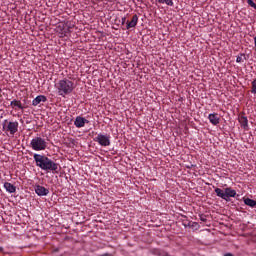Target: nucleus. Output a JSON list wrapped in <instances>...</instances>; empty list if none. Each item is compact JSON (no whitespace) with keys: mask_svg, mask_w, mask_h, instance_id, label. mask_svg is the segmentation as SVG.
Returning <instances> with one entry per match:
<instances>
[{"mask_svg":"<svg viewBox=\"0 0 256 256\" xmlns=\"http://www.w3.org/2000/svg\"><path fill=\"white\" fill-rule=\"evenodd\" d=\"M34 191L38 197H47L49 195V189L45 188V186L36 185Z\"/></svg>","mask_w":256,"mask_h":256,"instance_id":"nucleus-7","label":"nucleus"},{"mask_svg":"<svg viewBox=\"0 0 256 256\" xmlns=\"http://www.w3.org/2000/svg\"><path fill=\"white\" fill-rule=\"evenodd\" d=\"M214 192L216 193L217 197H220V199H223L224 201H231V197H239L237 194V191H235L231 187H227L224 190L221 188H215Z\"/></svg>","mask_w":256,"mask_h":256,"instance_id":"nucleus-3","label":"nucleus"},{"mask_svg":"<svg viewBox=\"0 0 256 256\" xmlns=\"http://www.w3.org/2000/svg\"><path fill=\"white\" fill-rule=\"evenodd\" d=\"M208 119L212 125H219L221 118H219V114L212 113L208 115Z\"/></svg>","mask_w":256,"mask_h":256,"instance_id":"nucleus-12","label":"nucleus"},{"mask_svg":"<svg viewBox=\"0 0 256 256\" xmlns=\"http://www.w3.org/2000/svg\"><path fill=\"white\" fill-rule=\"evenodd\" d=\"M47 145V140L41 136H36L30 141V147L33 151H45Z\"/></svg>","mask_w":256,"mask_h":256,"instance_id":"nucleus-4","label":"nucleus"},{"mask_svg":"<svg viewBox=\"0 0 256 256\" xmlns=\"http://www.w3.org/2000/svg\"><path fill=\"white\" fill-rule=\"evenodd\" d=\"M137 23H139V16L135 14L132 16L131 21L126 22V29H133V27H137Z\"/></svg>","mask_w":256,"mask_h":256,"instance_id":"nucleus-10","label":"nucleus"},{"mask_svg":"<svg viewBox=\"0 0 256 256\" xmlns=\"http://www.w3.org/2000/svg\"><path fill=\"white\" fill-rule=\"evenodd\" d=\"M101 256H113L112 254L106 253V254H102Z\"/></svg>","mask_w":256,"mask_h":256,"instance_id":"nucleus-22","label":"nucleus"},{"mask_svg":"<svg viewBox=\"0 0 256 256\" xmlns=\"http://www.w3.org/2000/svg\"><path fill=\"white\" fill-rule=\"evenodd\" d=\"M43 103H47V96L38 95L36 98L32 100L33 107H37L38 105H43Z\"/></svg>","mask_w":256,"mask_h":256,"instance_id":"nucleus-9","label":"nucleus"},{"mask_svg":"<svg viewBox=\"0 0 256 256\" xmlns=\"http://www.w3.org/2000/svg\"><path fill=\"white\" fill-rule=\"evenodd\" d=\"M238 121L241 125L242 129H249V120L247 119V116H245L244 114H241L238 118Z\"/></svg>","mask_w":256,"mask_h":256,"instance_id":"nucleus-11","label":"nucleus"},{"mask_svg":"<svg viewBox=\"0 0 256 256\" xmlns=\"http://www.w3.org/2000/svg\"><path fill=\"white\" fill-rule=\"evenodd\" d=\"M88 123L89 120L85 119V117L82 116H77L74 121V125L75 127H77V129L85 127V125H87Z\"/></svg>","mask_w":256,"mask_h":256,"instance_id":"nucleus-8","label":"nucleus"},{"mask_svg":"<svg viewBox=\"0 0 256 256\" xmlns=\"http://www.w3.org/2000/svg\"><path fill=\"white\" fill-rule=\"evenodd\" d=\"M251 93H253V95H256V79L252 81Z\"/></svg>","mask_w":256,"mask_h":256,"instance_id":"nucleus-18","label":"nucleus"},{"mask_svg":"<svg viewBox=\"0 0 256 256\" xmlns=\"http://www.w3.org/2000/svg\"><path fill=\"white\" fill-rule=\"evenodd\" d=\"M0 253H5V249L3 247H0Z\"/></svg>","mask_w":256,"mask_h":256,"instance_id":"nucleus-20","label":"nucleus"},{"mask_svg":"<svg viewBox=\"0 0 256 256\" xmlns=\"http://www.w3.org/2000/svg\"><path fill=\"white\" fill-rule=\"evenodd\" d=\"M4 189H6L8 193H15L17 191V187L9 182L4 183Z\"/></svg>","mask_w":256,"mask_h":256,"instance_id":"nucleus-13","label":"nucleus"},{"mask_svg":"<svg viewBox=\"0 0 256 256\" xmlns=\"http://www.w3.org/2000/svg\"><path fill=\"white\" fill-rule=\"evenodd\" d=\"M3 129L4 131H7L8 133H10V135H15V133L19 131V122L17 121L8 122L7 120H4Z\"/></svg>","mask_w":256,"mask_h":256,"instance_id":"nucleus-5","label":"nucleus"},{"mask_svg":"<svg viewBox=\"0 0 256 256\" xmlns=\"http://www.w3.org/2000/svg\"><path fill=\"white\" fill-rule=\"evenodd\" d=\"M94 141L101 147H109L111 145V135L100 133L94 138Z\"/></svg>","mask_w":256,"mask_h":256,"instance_id":"nucleus-6","label":"nucleus"},{"mask_svg":"<svg viewBox=\"0 0 256 256\" xmlns=\"http://www.w3.org/2000/svg\"><path fill=\"white\" fill-rule=\"evenodd\" d=\"M247 59H249V56L245 55V53H240L236 58V63H243Z\"/></svg>","mask_w":256,"mask_h":256,"instance_id":"nucleus-14","label":"nucleus"},{"mask_svg":"<svg viewBox=\"0 0 256 256\" xmlns=\"http://www.w3.org/2000/svg\"><path fill=\"white\" fill-rule=\"evenodd\" d=\"M244 203L245 205H247L248 207H256V200H253L251 198H245L244 199Z\"/></svg>","mask_w":256,"mask_h":256,"instance_id":"nucleus-16","label":"nucleus"},{"mask_svg":"<svg viewBox=\"0 0 256 256\" xmlns=\"http://www.w3.org/2000/svg\"><path fill=\"white\" fill-rule=\"evenodd\" d=\"M155 255L163 256V252H157V253H155Z\"/></svg>","mask_w":256,"mask_h":256,"instance_id":"nucleus-21","label":"nucleus"},{"mask_svg":"<svg viewBox=\"0 0 256 256\" xmlns=\"http://www.w3.org/2000/svg\"><path fill=\"white\" fill-rule=\"evenodd\" d=\"M33 159L36 163V167H39L42 171L59 173V163L51 160V158L41 154H34Z\"/></svg>","mask_w":256,"mask_h":256,"instance_id":"nucleus-1","label":"nucleus"},{"mask_svg":"<svg viewBox=\"0 0 256 256\" xmlns=\"http://www.w3.org/2000/svg\"><path fill=\"white\" fill-rule=\"evenodd\" d=\"M2 118H3V116L0 115V119H2Z\"/></svg>","mask_w":256,"mask_h":256,"instance_id":"nucleus-25","label":"nucleus"},{"mask_svg":"<svg viewBox=\"0 0 256 256\" xmlns=\"http://www.w3.org/2000/svg\"><path fill=\"white\" fill-rule=\"evenodd\" d=\"M224 256H233L231 253H226Z\"/></svg>","mask_w":256,"mask_h":256,"instance_id":"nucleus-23","label":"nucleus"},{"mask_svg":"<svg viewBox=\"0 0 256 256\" xmlns=\"http://www.w3.org/2000/svg\"><path fill=\"white\" fill-rule=\"evenodd\" d=\"M0 93H1V88H0Z\"/></svg>","mask_w":256,"mask_h":256,"instance_id":"nucleus-26","label":"nucleus"},{"mask_svg":"<svg viewBox=\"0 0 256 256\" xmlns=\"http://www.w3.org/2000/svg\"><path fill=\"white\" fill-rule=\"evenodd\" d=\"M104 1H107L108 3H112L113 0H104Z\"/></svg>","mask_w":256,"mask_h":256,"instance_id":"nucleus-24","label":"nucleus"},{"mask_svg":"<svg viewBox=\"0 0 256 256\" xmlns=\"http://www.w3.org/2000/svg\"><path fill=\"white\" fill-rule=\"evenodd\" d=\"M10 106L12 107V109H15V107H18V109H23V104L19 100L11 101Z\"/></svg>","mask_w":256,"mask_h":256,"instance_id":"nucleus-15","label":"nucleus"},{"mask_svg":"<svg viewBox=\"0 0 256 256\" xmlns=\"http://www.w3.org/2000/svg\"><path fill=\"white\" fill-rule=\"evenodd\" d=\"M158 3L162 5H168L169 7H173V0H157Z\"/></svg>","mask_w":256,"mask_h":256,"instance_id":"nucleus-17","label":"nucleus"},{"mask_svg":"<svg viewBox=\"0 0 256 256\" xmlns=\"http://www.w3.org/2000/svg\"><path fill=\"white\" fill-rule=\"evenodd\" d=\"M127 21V18H122V25H125V22Z\"/></svg>","mask_w":256,"mask_h":256,"instance_id":"nucleus-19","label":"nucleus"},{"mask_svg":"<svg viewBox=\"0 0 256 256\" xmlns=\"http://www.w3.org/2000/svg\"><path fill=\"white\" fill-rule=\"evenodd\" d=\"M55 87L56 89H58V95H60L61 97H65V95L73 93V89H75V83L65 78L56 83Z\"/></svg>","mask_w":256,"mask_h":256,"instance_id":"nucleus-2","label":"nucleus"}]
</instances>
